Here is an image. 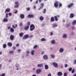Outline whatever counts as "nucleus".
I'll return each mask as SVG.
<instances>
[{
  "instance_id": "1",
  "label": "nucleus",
  "mask_w": 76,
  "mask_h": 76,
  "mask_svg": "<svg viewBox=\"0 0 76 76\" xmlns=\"http://www.w3.org/2000/svg\"><path fill=\"white\" fill-rule=\"evenodd\" d=\"M35 29V26H34V24H31V25L30 26V30L31 31H34V29Z\"/></svg>"
},
{
  "instance_id": "2",
  "label": "nucleus",
  "mask_w": 76,
  "mask_h": 76,
  "mask_svg": "<svg viewBox=\"0 0 76 76\" xmlns=\"http://www.w3.org/2000/svg\"><path fill=\"white\" fill-rule=\"evenodd\" d=\"M15 5L14 6L15 8H18V7H19V3L18 1H17L15 2Z\"/></svg>"
},
{
  "instance_id": "3",
  "label": "nucleus",
  "mask_w": 76,
  "mask_h": 76,
  "mask_svg": "<svg viewBox=\"0 0 76 76\" xmlns=\"http://www.w3.org/2000/svg\"><path fill=\"white\" fill-rule=\"evenodd\" d=\"M42 72V70L41 69H38L36 70V73L37 74H39V73H41Z\"/></svg>"
},
{
  "instance_id": "4",
  "label": "nucleus",
  "mask_w": 76,
  "mask_h": 76,
  "mask_svg": "<svg viewBox=\"0 0 76 76\" xmlns=\"http://www.w3.org/2000/svg\"><path fill=\"white\" fill-rule=\"evenodd\" d=\"M43 58L44 60H48V55H44Z\"/></svg>"
},
{
  "instance_id": "5",
  "label": "nucleus",
  "mask_w": 76,
  "mask_h": 76,
  "mask_svg": "<svg viewBox=\"0 0 76 76\" xmlns=\"http://www.w3.org/2000/svg\"><path fill=\"white\" fill-rule=\"evenodd\" d=\"M59 51L60 53H63V52L64 51V49L62 48H60L59 50Z\"/></svg>"
},
{
  "instance_id": "6",
  "label": "nucleus",
  "mask_w": 76,
  "mask_h": 76,
  "mask_svg": "<svg viewBox=\"0 0 76 76\" xmlns=\"http://www.w3.org/2000/svg\"><path fill=\"white\" fill-rule=\"evenodd\" d=\"M53 65L55 67H58V64H57L56 63V62H53L52 63Z\"/></svg>"
},
{
  "instance_id": "7",
  "label": "nucleus",
  "mask_w": 76,
  "mask_h": 76,
  "mask_svg": "<svg viewBox=\"0 0 76 76\" xmlns=\"http://www.w3.org/2000/svg\"><path fill=\"white\" fill-rule=\"evenodd\" d=\"M38 67H44V65L42 64H38L37 65Z\"/></svg>"
},
{
  "instance_id": "8",
  "label": "nucleus",
  "mask_w": 76,
  "mask_h": 76,
  "mask_svg": "<svg viewBox=\"0 0 76 76\" xmlns=\"http://www.w3.org/2000/svg\"><path fill=\"white\" fill-rule=\"evenodd\" d=\"M67 35L66 34H64L62 36V38H67Z\"/></svg>"
},
{
  "instance_id": "9",
  "label": "nucleus",
  "mask_w": 76,
  "mask_h": 76,
  "mask_svg": "<svg viewBox=\"0 0 76 76\" xmlns=\"http://www.w3.org/2000/svg\"><path fill=\"white\" fill-rule=\"evenodd\" d=\"M50 43L52 44H55L56 43V41L54 40H51Z\"/></svg>"
},
{
  "instance_id": "10",
  "label": "nucleus",
  "mask_w": 76,
  "mask_h": 76,
  "mask_svg": "<svg viewBox=\"0 0 76 76\" xmlns=\"http://www.w3.org/2000/svg\"><path fill=\"white\" fill-rule=\"evenodd\" d=\"M45 70H48L49 69V66L47 65H45Z\"/></svg>"
},
{
  "instance_id": "11",
  "label": "nucleus",
  "mask_w": 76,
  "mask_h": 76,
  "mask_svg": "<svg viewBox=\"0 0 76 76\" xmlns=\"http://www.w3.org/2000/svg\"><path fill=\"white\" fill-rule=\"evenodd\" d=\"M57 75L58 76H62V75H63V74L61 72H59L57 73Z\"/></svg>"
},
{
  "instance_id": "12",
  "label": "nucleus",
  "mask_w": 76,
  "mask_h": 76,
  "mask_svg": "<svg viewBox=\"0 0 76 76\" xmlns=\"http://www.w3.org/2000/svg\"><path fill=\"white\" fill-rule=\"evenodd\" d=\"M10 11V8H7L5 11V13H7V12H9Z\"/></svg>"
},
{
  "instance_id": "13",
  "label": "nucleus",
  "mask_w": 76,
  "mask_h": 76,
  "mask_svg": "<svg viewBox=\"0 0 76 76\" xmlns=\"http://www.w3.org/2000/svg\"><path fill=\"white\" fill-rule=\"evenodd\" d=\"M58 2H56L54 4V6L55 7H58Z\"/></svg>"
},
{
  "instance_id": "14",
  "label": "nucleus",
  "mask_w": 76,
  "mask_h": 76,
  "mask_svg": "<svg viewBox=\"0 0 76 76\" xmlns=\"http://www.w3.org/2000/svg\"><path fill=\"white\" fill-rule=\"evenodd\" d=\"M29 37V35H26L23 37V39H27Z\"/></svg>"
},
{
  "instance_id": "15",
  "label": "nucleus",
  "mask_w": 76,
  "mask_h": 76,
  "mask_svg": "<svg viewBox=\"0 0 76 76\" xmlns=\"http://www.w3.org/2000/svg\"><path fill=\"white\" fill-rule=\"evenodd\" d=\"M10 38V39H11L12 41H13V39L14 38V36L13 35H11Z\"/></svg>"
},
{
  "instance_id": "16",
  "label": "nucleus",
  "mask_w": 76,
  "mask_h": 76,
  "mask_svg": "<svg viewBox=\"0 0 76 76\" xmlns=\"http://www.w3.org/2000/svg\"><path fill=\"white\" fill-rule=\"evenodd\" d=\"M58 25L57 24H52V28H56L57 27Z\"/></svg>"
},
{
  "instance_id": "17",
  "label": "nucleus",
  "mask_w": 76,
  "mask_h": 76,
  "mask_svg": "<svg viewBox=\"0 0 76 76\" xmlns=\"http://www.w3.org/2000/svg\"><path fill=\"white\" fill-rule=\"evenodd\" d=\"M34 53H35V50H32L31 51V54L32 56H34Z\"/></svg>"
},
{
  "instance_id": "18",
  "label": "nucleus",
  "mask_w": 76,
  "mask_h": 76,
  "mask_svg": "<svg viewBox=\"0 0 76 76\" xmlns=\"http://www.w3.org/2000/svg\"><path fill=\"white\" fill-rule=\"evenodd\" d=\"M20 17L21 19H23V18H24V17H25V16L24 15L21 14L20 15Z\"/></svg>"
},
{
  "instance_id": "19",
  "label": "nucleus",
  "mask_w": 76,
  "mask_h": 76,
  "mask_svg": "<svg viewBox=\"0 0 76 76\" xmlns=\"http://www.w3.org/2000/svg\"><path fill=\"white\" fill-rule=\"evenodd\" d=\"M23 35H24V33H21L19 34V35L20 37H22Z\"/></svg>"
},
{
  "instance_id": "20",
  "label": "nucleus",
  "mask_w": 76,
  "mask_h": 76,
  "mask_svg": "<svg viewBox=\"0 0 76 76\" xmlns=\"http://www.w3.org/2000/svg\"><path fill=\"white\" fill-rule=\"evenodd\" d=\"M24 29L25 31H27L29 29V26H27L25 27Z\"/></svg>"
},
{
  "instance_id": "21",
  "label": "nucleus",
  "mask_w": 76,
  "mask_h": 76,
  "mask_svg": "<svg viewBox=\"0 0 76 76\" xmlns=\"http://www.w3.org/2000/svg\"><path fill=\"white\" fill-rule=\"evenodd\" d=\"M28 17L30 18H31L34 17V15H28Z\"/></svg>"
},
{
  "instance_id": "22",
  "label": "nucleus",
  "mask_w": 76,
  "mask_h": 76,
  "mask_svg": "<svg viewBox=\"0 0 76 76\" xmlns=\"http://www.w3.org/2000/svg\"><path fill=\"white\" fill-rule=\"evenodd\" d=\"M40 20L41 21H42L44 20V17L42 16H41L39 18Z\"/></svg>"
},
{
  "instance_id": "23",
  "label": "nucleus",
  "mask_w": 76,
  "mask_h": 76,
  "mask_svg": "<svg viewBox=\"0 0 76 76\" xmlns=\"http://www.w3.org/2000/svg\"><path fill=\"white\" fill-rule=\"evenodd\" d=\"M70 17L71 18H73L74 17V14H73V13L71 14Z\"/></svg>"
},
{
  "instance_id": "24",
  "label": "nucleus",
  "mask_w": 76,
  "mask_h": 76,
  "mask_svg": "<svg viewBox=\"0 0 76 76\" xmlns=\"http://www.w3.org/2000/svg\"><path fill=\"white\" fill-rule=\"evenodd\" d=\"M73 5V3H72L69 5H68V8H70V7H72V6Z\"/></svg>"
},
{
  "instance_id": "25",
  "label": "nucleus",
  "mask_w": 76,
  "mask_h": 76,
  "mask_svg": "<svg viewBox=\"0 0 76 76\" xmlns=\"http://www.w3.org/2000/svg\"><path fill=\"white\" fill-rule=\"evenodd\" d=\"M50 56L52 58H55V55L53 54H51Z\"/></svg>"
},
{
  "instance_id": "26",
  "label": "nucleus",
  "mask_w": 76,
  "mask_h": 76,
  "mask_svg": "<svg viewBox=\"0 0 76 76\" xmlns=\"http://www.w3.org/2000/svg\"><path fill=\"white\" fill-rule=\"evenodd\" d=\"M10 31L11 32H14V29L13 28H11L10 29Z\"/></svg>"
},
{
  "instance_id": "27",
  "label": "nucleus",
  "mask_w": 76,
  "mask_h": 76,
  "mask_svg": "<svg viewBox=\"0 0 76 76\" xmlns=\"http://www.w3.org/2000/svg\"><path fill=\"white\" fill-rule=\"evenodd\" d=\"M37 47H39L37 45H35L34 46L33 48L34 49H35V48H37Z\"/></svg>"
},
{
  "instance_id": "28",
  "label": "nucleus",
  "mask_w": 76,
  "mask_h": 76,
  "mask_svg": "<svg viewBox=\"0 0 76 76\" xmlns=\"http://www.w3.org/2000/svg\"><path fill=\"white\" fill-rule=\"evenodd\" d=\"M8 45H9L10 47H12V44L10 42H9L8 43Z\"/></svg>"
},
{
  "instance_id": "29",
  "label": "nucleus",
  "mask_w": 76,
  "mask_h": 76,
  "mask_svg": "<svg viewBox=\"0 0 76 76\" xmlns=\"http://www.w3.org/2000/svg\"><path fill=\"white\" fill-rule=\"evenodd\" d=\"M4 22H7L8 21V20L6 18H4L3 20Z\"/></svg>"
},
{
  "instance_id": "30",
  "label": "nucleus",
  "mask_w": 76,
  "mask_h": 76,
  "mask_svg": "<svg viewBox=\"0 0 76 76\" xmlns=\"http://www.w3.org/2000/svg\"><path fill=\"white\" fill-rule=\"evenodd\" d=\"M76 23V20H74V21L72 23V24L73 25H75Z\"/></svg>"
},
{
  "instance_id": "31",
  "label": "nucleus",
  "mask_w": 76,
  "mask_h": 76,
  "mask_svg": "<svg viewBox=\"0 0 76 76\" xmlns=\"http://www.w3.org/2000/svg\"><path fill=\"white\" fill-rule=\"evenodd\" d=\"M51 22H54V18L53 17H52L51 18Z\"/></svg>"
},
{
  "instance_id": "32",
  "label": "nucleus",
  "mask_w": 76,
  "mask_h": 76,
  "mask_svg": "<svg viewBox=\"0 0 76 76\" xmlns=\"http://www.w3.org/2000/svg\"><path fill=\"white\" fill-rule=\"evenodd\" d=\"M41 7H40V8L41 9V8H42L44 6V4L42 3L40 4Z\"/></svg>"
},
{
  "instance_id": "33",
  "label": "nucleus",
  "mask_w": 76,
  "mask_h": 76,
  "mask_svg": "<svg viewBox=\"0 0 76 76\" xmlns=\"http://www.w3.org/2000/svg\"><path fill=\"white\" fill-rule=\"evenodd\" d=\"M41 41H46V39L44 38H43L41 39Z\"/></svg>"
},
{
  "instance_id": "34",
  "label": "nucleus",
  "mask_w": 76,
  "mask_h": 76,
  "mask_svg": "<svg viewBox=\"0 0 76 76\" xmlns=\"http://www.w3.org/2000/svg\"><path fill=\"white\" fill-rule=\"evenodd\" d=\"M6 46H7L6 44H4L3 45V48H5L6 47Z\"/></svg>"
},
{
  "instance_id": "35",
  "label": "nucleus",
  "mask_w": 76,
  "mask_h": 76,
  "mask_svg": "<svg viewBox=\"0 0 76 76\" xmlns=\"http://www.w3.org/2000/svg\"><path fill=\"white\" fill-rule=\"evenodd\" d=\"M10 54H13L14 53V51L11 50L9 52Z\"/></svg>"
},
{
  "instance_id": "36",
  "label": "nucleus",
  "mask_w": 76,
  "mask_h": 76,
  "mask_svg": "<svg viewBox=\"0 0 76 76\" xmlns=\"http://www.w3.org/2000/svg\"><path fill=\"white\" fill-rule=\"evenodd\" d=\"M73 64H76V59H75L74 60Z\"/></svg>"
},
{
  "instance_id": "37",
  "label": "nucleus",
  "mask_w": 76,
  "mask_h": 76,
  "mask_svg": "<svg viewBox=\"0 0 76 76\" xmlns=\"http://www.w3.org/2000/svg\"><path fill=\"white\" fill-rule=\"evenodd\" d=\"M55 18L56 21H57L58 20V18H57V17L56 16H55Z\"/></svg>"
},
{
  "instance_id": "38",
  "label": "nucleus",
  "mask_w": 76,
  "mask_h": 76,
  "mask_svg": "<svg viewBox=\"0 0 76 76\" xmlns=\"http://www.w3.org/2000/svg\"><path fill=\"white\" fill-rule=\"evenodd\" d=\"M69 72H71L72 70V68H70L69 69Z\"/></svg>"
},
{
  "instance_id": "39",
  "label": "nucleus",
  "mask_w": 76,
  "mask_h": 76,
  "mask_svg": "<svg viewBox=\"0 0 76 76\" xmlns=\"http://www.w3.org/2000/svg\"><path fill=\"white\" fill-rule=\"evenodd\" d=\"M26 53L27 54H29V53H30V52L29 51V50H27L26 51Z\"/></svg>"
},
{
  "instance_id": "40",
  "label": "nucleus",
  "mask_w": 76,
  "mask_h": 76,
  "mask_svg": "<svg viewBox=\"0 0 76 76\" xmlns=\"http://www.w3.org/2000/svg\"><path fill=\"white\" fill-rule=\"evenodd\" d=\"M64 76H67V73L65 72L64 74Z\"/></svg>"
},
{
  "instance_id": "41",
  "label": "nucleus",
  "mask_w": 76,
  "mask_h": 76,
  "mask_svg": "<svg viewBox=\"0 0 76 76\" xmlns=\"http://www.w3.org/2000/svg\"><path fill=\"white\" fill-rule=\"evenodd\" d=\"M19 25L20 26H22L23 25L22 23H20Z\"/></svg>"
},
{
  "instance_id": "42",
  "label": "nucleus",
  "mask_w": 76,
  "mask_h": 76,
  "mask_svg": "<svg viewBox=\"0 0 76 76\" xmlns=\"http://www.w3.org/2000/svg\"><path fill=\"white\" fill-rule=\"evenodd\" d=\"M53 35V32H50V36H52Z\"/></svg>"
},
{
  "instance_id": "43",
  "label": "nucleus",
  "mask_w": 76,
  "mask_h": 76,
  "mask_svg": "<svg viewBox=\"0 0 76 76\" xmlns=\"http://www.w3.org/2000/svg\"><path fill=\"white\" fill-rule=\"evenodd\" d=\"M72 73H75V70L74 69H73L72 71Z\"/></svg>"
},
{
  "instance_id": "44",
  "label": "nucleus",
  "mask_w": 76,
  "mask_h": 76,
  "mask_svg": "<svg viewBox=\"0 0 76 76\" xmlns=\"http://www.w3.org/2000/svg\"><path fill=\"white\" fill-rule=\"evenodd\" d=\"M46 12V9H45L43 11V13H45V12Z\"/></svg>"
},
{
  "instance_id": "45",
  "label": "nucleus",
  "mask_w": 76,
  "mask_h": 76,
  "mask_svg": "<svg viewBox=\"0 0 76 76\" xmlns=\"http://www.w3.org/2000/svg\"><path fill=\"white\" fill-rule=\"evenodd\" d=\"M12 27L13 28H16V26H15L14 25H12Z\"/></svg>"
},
{
  "instance_id": "46",
  "label": "nucleus",
  "mask_w": 76,
  "mask_h": 76,
  "mask_svg": "<svg viewBox=\"0 0 76 76\" xmlns=\"http://www.w3.org/2000/svg\"><path fill=\"white\" fill-rule=\"evenodd\" d=\"M33 37V36L32 35H31L29 36V37L30 38H32Z\"/></svg>"
},
{
  "instance_id": "47",
  "label": "nucleus",
  "mask_w": 76,
  "mask_h": 76,
  "mask_svg": "<svg viewBox=\"0 0 76 76\" xmlns=\"http://www.w3.org/2000/svg\"><path fill=\"white\" fill-rule=\"evenodd\" d=\"M44 54V51H42V52H41V54L42 55H43Z\"/></svg>"
},
{
  "instance_id": "48",
  "label": "nucleus",
  "mask_w": 76,
  "mask_h": 76,
  "mask_svg": "<svg viewBox=\"0 0 76 76\" xmlns=\"http://www.w3.org/2000/svg\"><path fill=\"white\" fill-rule=\"evenodd\" d=\"M26 10L27 11H29L30 10V8H26Z\"/></svg>"
},
{
  "instance_id": "49",
  "label": "nucleus",
  "mask_w": 76,
  "mask_h": 76,
  "mask_svg": "<svg viewBox=\"0 0 76 76\" xmlns=\"http://www.w3.org/2000/svg\"><path fill=\"white\" fill-rule=\"evenodd\" d=\"M16 47H19V44H17L16 45Z\"/></svg>"
},
{
  "instance_id": "50",
  "label": "nucleus",
  "mask_w": 76,
  "mask_h": 76,
  "mask_svg": "<svg viewBox=\"0 0 76 76\" xmlns=\"http://www.w3.org/2000/svg\"><path fill=\"white\" fill-rule=\"evenodd\" d=\"M8 15L9 16H12V13L10 12L9 13Z\"/></svg>"
},
{
  "instance_id": "51",
  "label": "nucleus",
  "mask_w": 76,
  "mask_h": 76,
  "mask_svg": "<svg viewBox=\"0 0 76 76\" xmlns=\"http://www.w3.org/2000/svg\"><path fill=\"white\" fill-rule=\"evenodd\" d=\"M62 6V4H60L59 5V7H61Z\"/></svg>"
},
{
  "instance_id": "52",
  "label": "nucleus",
  "mask_w": 76,
  "mask_h": 76,
  "mask_svg": "<svg viewBox=\"0 0 76 76\" xmlns=\"http://www.w3.org/2000/svg\"><path fill=\"white\" fill-rule=\"evenodd\" d=\"M28 26H29L30 25V23L29 22H28L27 23Z\"/></svg>"
},
{
  "instance_id": "53",
  "label": "nucleus",
  "mask_w": 76,
  "mask_h": 76,
  "mask_svg": "<svg viewBox=\"0 0 76 76\" xmlns=\"http://www.w3.org/2000/svg\"><path fill=\"white\" fill-rule=\"evenodd\" d=\"M13 50H15V49H16V47L14 46L13 47Z\"/></svg>"
},
{
  "instance_id": "54",
  "label": "nucleus",
  "mask_w": 76,
  "mask_h": 76,
  "mask_svg": "<svg viewBox=\"0 0 76 76\" xmlns=\"http://www.w3.org/2000/svg\"><path fill=\"white\" fill-rule=\"evenodd\" d=\"M17 13H18V11L16 10L14 13H15V14H16Z\"/></svg>"
},
{
  "instance_id": "55",
  "label": "nucleus",
  "mask_w": 76,
  "mask_h": 76,
  "mask_svg": "<svg viewBox=\"0 0 76 76\" xmlns=\"http://www.w3.org/2000/svg\"><path fill=\"white\" fill-rule=\"evenodd\" d=\"M11 28V27L10 26L8 27V29H10Z\"/></svg>"
},
{
  "instance_id": "56",
  "label": "nucleus",
  "mask_w": 76,
  "mask_h": 76,
  "mask_svg": "<svg viewBox=\"0 0 76 76\" xmlns=\"http://www.w3.org/2000/svg\"><path fill=\"white\" fill-rule=\"evenodd\" d=\"M2 67V64H0V69L1 68V67Z\"/></svg>"
},
{
  "instance_id": "57",
  "label": "nucleus",
  "mask_w": 76,
  "mask_h": 76,
  "mask_svg": "<svg viewBox=\"0 0 76 76\" xmlns=\"http://www.w3.org/2000/svg\"><path fill=\"white\" fill-rule=\"evenodd\" d=\"M6 18H8V13H7L6 14Z\"/></svg>"
},
{
  "instance_id": "58",
  "label": "nucleus",
  "mask_w": 76,
  "mask_h": 76,
  "mask_svg": "<svg viewBox=\"0 0 76 76\" xmlns=\"http://www.w3.org/2000/svg\"><path fill=\"white\" fill-rule=\"evenodd\" d=\"M36 3H37V4H38V0L36 1Z\"/></svg>"
},
{
  "instance_id": "59",
  "label": "nucleus",
  "mask_w": 76,
  "mask_h": 76,
  "mask_svg": "<svg viewBox=\"0 0 76 76\" xmlns=\"http://www.w3.org/2000/svg\"><path fill=\"white\" fill-rule=\"evenodd\" d=\"M48 76H51V74H49L48 75Z\"/></svg>"
},
{
  "instance_id": "60",
  "label": "nucleus",
  "mask_w": 76,
  "mask_h": 76,
  "mask_svg": "<svg viewBox=\"0 0 76 76\" xmlns=\"http://www.w3.org/2000/svg\"><path fill=\"white\" fill-rule=\"evenodd\" d=\"M65 68L67 67V64H66L65 65Z\"/></svg>"
},
{
  "instance_id": "61",
  "label": "nucleus",
  "mask_w": 76,
  "mask_h": 76,
  "mask_svg": "<svg viewBox=\"0 0 76 76\" xmlns=\"http://www.w3.org/2000/svg\"><path fill=\"white\" fill-rule=\"evenodd\" d=\"M20 51H21V50L19 49L18 50V53H20Z\"/></svg>"
},
{
  "instance_id": "62",
  "label": "nucleus",
  "mask_w": 76,
  "mask_h": 76,
  "mask_svg": "<svg viewBox=\"0 0 76 76\" xmlns=\"http://www.w3.org/2000/svg\"><path fill=\"white\" fill-rule=\"evenodd\" d=\"M33 7H34V9H36V7H35V6H34Z\"/></svg>"
},
{
  "instance_id": "63",
  "label": "nucleus",
  "mask_w": 76,
  "mask_h": 76,
  "mask_svg": "<svg viewBox=\"0 0 76 76\" xmlns=\"http://www.w3.org/2000/svg\"><path fill=\"white\" fill-rule=\"evenodd\" d=\"M33 70H36V68H34Z\"/></svg>"
},
{
  "instance_id": "64",
  "label": "nucleus",
  "mask_w": 76,
  "mask_h": 76,
  "mask_svg": "<svg viewBox=\"0 0 76 76\" xmlns=\"http://www.w3.org/2000/svg\"><path fill=\"white\" fill-rule=\"evenodd\" d=\"M45 24L44 23L42 24V26H44L45 25Z\"/></svg>"
}]
</instances>
